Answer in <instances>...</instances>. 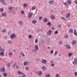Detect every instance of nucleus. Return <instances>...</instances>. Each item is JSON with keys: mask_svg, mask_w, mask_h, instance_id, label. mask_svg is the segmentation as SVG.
Instances as JSON below:
<instances>
[{"mask_svg": "<svg viewBox=\"0 0 77 77\" xmlns=\"http://www.w3.org/2000/svg\"><path fill=\"white\" fill-rule=\"evenodd\" d=\"M15 37H16V35L14 34H13L11 35V38L12 39H14Z\"/></svg>", "mask_w": 77, "mask_h": 77, "instance_id": "f257e3e1", "label": "nucleus"}, {"mask_svg": "<svg viewBox=\"0 0 77 77\" xmlns=\"http://www.w3.org/2000/svg\"><path fill=\"white\" fill-rule=\"evenodd\" d=\"M72 63L74 65L77 64V58H75L74 59V61H73Z\"/></svg>", "mask_w": 77, "mask_h": 77, "instance_id": "f03ea898", "label": "nucleus"}, {"mask_svg": "<svg viewBox=\"0 0 77 77\" xmlns=\"http://www.w3.org/2000/svg\"><path fill=\"white\" fill-rule=\"evenodd\" d=\"M33 15V13L31 12L29 14L28 17L29 18H31V17H32V15Z\"/></svg>", "mask_w": 77, "mask_h": 77, "instance_id": "7ed1b4c3", "label": "nucleus"}, {"mask_svg": "<svg viewBox=\"0 0 77 77\" xmlns=\"http://www.w3.org/2000/svg\"><path fill=\"white\" fill-rule=\"evenodd\" d=\"M70 14H70V13H68L66 16V18H67L69 17H70Z\"/></svg>", "mask_w": 77, "mask_h": 77, "instance_id": "20e7f679", "label": "nucleus"}, {"mask_svg": "<svg viewBox=\"0 0 77 77\" xmlns=\"http://www.w3.org/2000/svg\"><path fill=\"white\" fill-rule=\"evenodd\" d=\"M42 63H44L45 64V63H47V60L43 59L42 60Z\"/></svg>", "mask_w": 77, "mask_h": 77, "instance_id": "39448f33", "label": "nucleus"}, {"mask_svg": "<svg viewBox=\"0 0 77 77\" xmlns=\"http://www.w3.org/2000/svg\"><path fill=\"white\" fill-rule=\"evenodd\" d=\"M66 47L67 49H70L71 48V46L68 45H66Z\"/></svg>", "mask_w": 77, "mask_h": 77, "instance_id": "423d86ee", "label": "nucleus"}, {"mask_svg": "<svg viewBox=\"0 0 77 77\" xmlns=\"http://www.w3.org/2000/svg\"><path fill=\"white\" fill-rule=\"evenodd\" d=\"M67 3L68 5H71V0H68L67 1Z\"/></svg>", "mask_w": 77, "mask_h": 77, "instance_id": "0eeeda50", "label": "nucleus"}, {"mask_svg": "<svg viewBox=\"0 0 77 77\" xmlns=\"http://www.w3.org/2000/svg\"><path fill=\"white\" fill-rule=\"evenodd\" d=\"M0 71H1V72H4L5 71V68L4 67L2 68L0 70Z\"/></svg>", "mask_w": 77, "mask_h": 77, "instance_id": "6e6552de", "label": "nucleus"}, {"mask_svg": "<svg viewBox=\"0 0 77 77\" xmlns=\"http://www.w3.org/2000/svg\"><path fill=\"white\" fill-rule=\"evenodd\" d=\"M4 54H5V53L4 52H2L0 53V55L1 56H4Z\"/></svg>", "mask_w": 77, "mask_h": 77, "instance_id": "1a4fd4ad", "label": "nucleus"}, {"mask_svg": "<svg viewBox=\"0 0 77 77\" xmlns=\"http://www.w3.org/2000/svg\"><path fill=\"white\" fill-rule=\"evenodd\" d=\"M35 48L36 50H38V48H39L38 46V45H35Z\"/></svg>", "mask_w": 77, "mask_h": 77, "instance_id": "9d476101", "label": "nucleus"}, {"mask_svg": "<svg viewBox=\"0 0 77 77\" xmlns=\"http://www.w3.org/2000/svg\"><path fill=\"white\" fill-rule=\"evenodd\" d=\"M49 4H50L51 5H52V4H53L54 3V1H51L49 2Z\"/></svg>", "mask_w": 77, "mask_h": 77, "instance_id": "9b49d317", "label": "nucleus"}, {"mask_svg": "<svg viewBox=\"0 0 77 77\" xmlns=\"http://www.w3.org/2000/svg\"><path fill=\"white\" fill-rule=\"evenodd\" d=\"M51 18L52 20H54L55 18V16H54L52 15L51 16Z\"/></svg>", "mask_w": 77, "mask_h": 77, "instance_id": "f8f14e48", "label": "nucleus"}, {"mask_svg": "<svg viewBox=\"0 0 77 77\" xmlns=\"http://www.w3.org/2000/svg\"><path fill=\"white\" fill-rule=\"evenodd\" d=\"M18 74H20V75L22 74V75H23V73L22 72L20 71H18Z\"/></svg>", "mask_w": 77, "mask_h": 77, "instance_id": "ddd939ff", "label": "nucleus"}, {"mask_svg": "<svg viewBox=\"0 0 77 77\" xmlns=\"http://www.w3.org/2000/svg\"><path fill=\"white\" fill-rule=\"evenodd\" d=\"M27 63H28V62L26 61V62H24L23 63V64L25 66H26L27 65Z\"/></svg>", "mask_w": 77, "mask_h": 77, "instance_id": "4468645a", "label": "nucleus"}, {"mask_svg": "<svg viewBox=\"0 0 77 77\" xmlns=\"http://www.w3.org/2000/svg\"><path fill=\"white\" fill-rule=\"evenodd\" d=\"M43 21L44 22H47V21H48V19H47L46 18H45V19H44Z\"/></svg>", "mask_w": 77, "mask_h": 77, "instance_id": "2eb2a0df", "label": "nucleus"}, {"mask_svg": "<svg viewBox=\"0 0 77 77\" xmlns=\"http://www.w3.org/2000/svg\"><path fill=\"white\" fill-rule=\"evenodd\" d=\"M74 34L75 35V36H77V33L76 32V30H74Z\"/></svg>", "mask_w": 77, "mask_h": 77, "instance_id": "dca6fc26", "label": "nucleus"}, {"mask_svg": "<svg viewBox=\"0 0 77 77\" xmlns=\"http://www.w3.org/2000/svg\"><path fill=\"white\" fill-rule=\"evenodd\" d=\"M42 70H45L46 69V68H45V67L44 66H43L42 67Z\"/></svg>", "mask_w": 77, "mask_h": 77, "instance_id": "f3484780", "label": "nucleus"}, {"mask_svg": "<svg viewBox=\"0 0 77 77\" xmlns=\"http://www.w3.org/2000/svg\"><path fill=\"white\" fill-rule=\"evenodd\" d=\"M73 32V30L71 29H70L69 30V33H72Z\"/></svg>", "mask_w": 77, "mask_h": 77, "instance_id": "a211bd4d", "label": "nucleus"}, {"mask_svg": "<svg viewBox=\"0 0 77 77\" xmlns=\"http://www.w3.org/2000/svg\"><path fill=\"white\" fill-rule=\"evenodd\" d=\"M35 9H36V7L35 6H32V11H33V10H35Z\"/></svg>", "mask_w": 77, "mask_h": 77, "instance_id": "6ab92c4d", "label": "nucleus"}, {"mask_svg": "<svg viewBox=\"0 0 77 77\" xmlns=\"http://www.w3.org/2000/svg\"><path fill=\"white\" fill-rule=\"evenodd\" d=\"M38 75H41V74H42V72L41 71L38 72Z\"/></svg>", "mask_w": 77, "mask_h": 77, "instance_id": "aec40b11", "label": "nucleus"}, {"mask_svg": "<svg viewBox=\"0 0 77 77\" xmlns=\"http://www.w3.org/2000/svg\"><path fill=\"white\" fill-rule=\"evenodd\" d=\"M36 23V20H33L32 21V23L33 24H35Z\"/></svg>", "mask_w": 77, "mask_h": 77, "instance_id": "412c9836", "label": "nucleus"}, {"mask_svg": "<svg viewBox=\"0 0 77 77\" xmlns=\"http://www.w3.org/2000/svg\"><path fill=\"white\" fill-rule=\"evenodd\" d=\"M64 38L66 39L68 38V36L67 35H65L64 36Z\"/></svg>", "mask_w": 77, "mask_h": 77, "instance_id": "4be33fe9", "label": "nucleus"}, {"mask_svg": "<svg viewBox=\"0 0 77 77\" xmlns=\"http://www.w3.org/2000/svg\"><path fill=\"white\" fill-rule=\"evenodd\" d=\"M2 16H4V17H6V14L5 13H4L2 14Z\"/></svg>", "mask_w": 77, "mask_h": 77, "instance_id": "5701e85b", "label": "nucleus"}, {"mask_svg": "<svg viewBox=\"0 0 77 77\" xmlns=\"http://www.w3.org/2000/svg\"><path fill=\"white\" fill-rule=\"evenodd\" d=\"M56 77H60V75L59 74H56L55 75Z\"/></svg>", "mask_w": 77, "mask_h": 77, "instance_id": "b1692460", "label": "nucleus"}, {"mask_svg": "<svg viewBox=\"0 0 77 77\" xmlns=\"http://www.w3.org/2000/svg\"><path fill=\"white\" fill-rule=\"evenodd\" d=\"M75 43H76V41H74L72 42V44H73V45H74Z\"/></svg>", "mask_w": 77, "mask_h": 77, "instance_id": "393cba45", "label": "nucleus"}, {"mask_svg": "<svg viewBox=\"0 0 77 77\" xmlns=\"http://www.w3.org/2000/svg\"><path fill=\"white\" fill-rule=\"evenodd\" d=\"M20 13L21 14H24V11H20Z\"/></svg>", "mask_w": 77, "mask_h": 77, "instance_id": "a878e982", "label": "nucleus"}, {"mask_svg": "<svg viewBox=\"0 0 77 77\" xmlns=\"http://www.w3.org/2000/svg\"><path fill=\"white\" fill-rule=\"evenodd\" d=\"M7 66H8V67H10V66H11V64L10 63H8L7 64Z\"/></svg>", "mask_w": 77, "mask_h": 77, "instance_id": "bb28decb", "label": "nucleus"}, {"mask_svg": "<svg viewBox=\"0 0 77 77\" xmlns=\"http://www.w3.org/2000/svg\"><path fill=\"white\" fill-rule=\"evenodd\" d=\"M16 65H17V63H14V65L13 66V68H15V67Z\"/></svg>", "mask_w": 77, "mask_h": 77, "instance_id": "cd10ccee", "label": "nucleus"}, {"mask_svg": "<svg viewBox=\"0 0 77 77\" xmlns=\"http://www.w3.org/2000/svg\"><path fill=\"white\" fill-rule=\"evenodd\" d=\"M69 56V57H70V56H72V53H70L68 54Z\"/></svg>", "mask_w": 77, "mask_h": 77, "instance_id": "c85d7f7f", "label": "nucleus"}, {"mask_svg": "<svg viewBox=\"0 0 77 77\" xmlns=\"http://www.w3.org/2000/svg\"><path fill=\"white\" fill-rule=\"evenodd\" d=\"M21 54H22V55L23 56V57L25 56V54H24V53L23 52H21Z\"/></svg>", "mask_w": 77, "mask_h": 77, "instance_id": "c756f323", "label": "nucleus"}, {"mask_svg": "<svg viewBox=\"0 0 77 77\" xmlns=\"http://www.w3.org/2000/svg\"><path fill=\"white\" fill-rule=\"evenodd\" d=\"M52 32V31L51 30H50L49 31V34H51V32Z\"/></svg>", "mask_w": 77, "mask_h": 77, "instance_id": "7c9ffc66", "label": "nucleus"}, {"mask_svg": "<svg viewBox=\"0 0 77 77\" xmlns=\"http://www.w3.org/2000/svg\"><path fill=\"white\" fill-rule=\"evenodd\" d=\"M3 75L5 77H6V76H7V73H4Z\"/></svg>", "mask_w": 77, "mask_h": 77, "instance_id": "2f4dec72", "label": "nucleus"}, {"mask_svg": "<svg viewBox=\"0 0 77 77\" xmlns=\"http://www.w3.org/2000/svg\"><path fill=\"white\" fill-rule=\"evenodd\" d=\"M13 54H12V53L11 52L9 53V55L10 56H12V55Z\"/></svg>", "mask_w": 77, "mask_h": 77, "instance_id": "473e14b6", "label": "nucleus"}, {"mask_svg": "<svg viewBox=\"0 0 77 77\" xmlns=\"http://www.w3.org/2000/svg\"><path fill=\"white\" fill-rule=\"evenodd\" d=\"M19 23L20 24H21L22 25H23V22H22V21H20L19 22Z\"/></svg>", "mask_w": 77, "mask_h": 77, "instance_id": "72a5a7b5", "label": "nucleus"}, {"mask_svg": "<svg viewBox=\"0 0 77 77\" xmlns=\"http://www.w3.org/2000/svg\"><path fill=\"white\" fill-rule=\"evenodd\" d=\"M42 19V17H39V20H41Z\"/></svg>", "mask_w": 77, "mask_h": 77, "instance_id": "f704fd0d", "label": "nucleus"}, {"mask_svg": "<svg viewBox=\"0 0 77 77\" xmlns=\"http://www.w3.org/2000/svg\"><path fill=\"white\" fill-rule=\"evenodd\" d=\"M8 44H11V43H12V41H8Z\"/></svg>", "mask_w": 77, "mask_h": 77, "instance_id": "c9c22d12", "label": "nucleus"}, {"mask_svg": "<svg viewBox=\"0 0 77 77\" xmlns=\"http://www.w3.org/2000/svg\"><path fill=\"white\" fill-rule=\"evenodd\" d=\"M27 5V4H24L23 5V7H24V8H25V7H26Z\"/></svg>", "mask_w": 77, "mask_h": 77, "instance_id": "e433bc0d", "label": "nucleus"}, {"mask_svg": "<svg viewBox=\"0 0 77 77\" xmlns=\"http://www.w3.org/2000/svg\"><path fill=\"white\" fill-rule=\"evenodd\" d=\"M47 25H48V26L50 25V24H51V23L50 22H48L47 23Z\"/></svg>", "mask_w": 77, "mask_h": 77, "instance_id": "4c0bfd02", "label": "nucleus"}, {"mask_svg": "<svg viewBox=\"0 0 77 77\" xmlns=\"http://www.w3.org/2000/svg\"><path fill=\"white\" fill-rule=\"evenodd\" d=\"M32 35H29V38L30 39H31V38H32Z\"/></svg>", "mask_w": 77, "mask_h": 77, "instance_id": "58836bf2", "label": "nucleus"}, {"mask_svg": "<svg viewBox=\"0 0 77 77\" xmlns=\"http://www.w3.org/2000/svg\"><path fill=\"white\" fill-rule=\"evenodd\" d=\"M55 34L57 35V34L58 33V31H56L55 32Z\"/></svg>", "mask_w": 77, "mask_h": 77, "instance_id": "ea45409f", "label": "nucleus"}, {"mask_svg": "<svg viewBox=\"0 0 77 77\" xmlns=\"http://www.w3.org/2000/svg\"><path fill=\"white\" fill-rule=\"evenodd\" d=\"M64 5H65V6H68V4L66 3V2H65L64 3Z\"/></svg>", "mask_w": 77, "mask_h": 77, "instance_id": "a19ab883", "label": "nucleus"}, {"mask_svg": "<svg viewBox=\"0 0 77 77\" xmlns=\"http://www.w3.org/2000/svg\"><path fill=\"white\" fill-rule=\"evenodd\" d=\"M57 54V51H56L54 54V55H56Z\"/></svg>", "mask_w": 77, "mask_h": 77, "instance_id": "79ce46f5", "label": "nucleus"}, {"mask_svg": "<svg viewBox=\"0 0 77 77\" xmlns=\"http://www.w3.org/2000/svg\"><path fill=\"white\" fill-rule=\"evenodd\" d=\"M46 77H50V75H46Z\"/></svg>", "mask_w": 77, "mask_h": 77, "instance_id": "37998d69", "label": "nucleus"}, {"mask_svg": "<svg viewBox=\"0 0 77 77\" xmlns=\"http://www.w3.org/2000/svg\"><path fill=\"white\" fill-rule=\"evenodd\" d=\"M26 70H29V68H28V67H26Z\"/></svg>", "mask_w": 77, "mask_h": 77, "instance_id": "c03bdc74", "label": "nucleus"}, {"mask_svg": "<svg viewBox=\"0 0 77 77\" xmlns=\"http://www.w3.org/2000/svg\"><path fill=\"white\" fill-rule=\"evenodd\" d=\"M51 66H54V63H52L51 64Z\"/></svg>", "mask_w": 77, "mask_h": 77, "instance_id": "a18cd8bd", "label": "nucleus"}, {"mask_svg": "<svg viewBox=\"0 0 77 77\" xmlns=\"http://www.w3.org/2000/svg\"><path fill=\"white\" fill-rule=\"evenodd\" d=\"M13 8L12 7H10L9 8V10H11V9H12V8Z\"/></svg>", "mask_w": 77, "mask_h": 77, "instance_id": "49530a36", "label": "nucleus"}, {"mask_svg": "<svg viewBox=\"0 0 77 77\" xmlns=\"http://www.w3.org/2000/svg\"><path fill=\"white\" fill-rule=\"evenodd\" d=\"M6 31V30H3L2 31V32H5Z\"/></svg>", "mask_w": 77, "mask_h": 77, "instance_id": "de8ad7c7", "label": "nucleus"}, {"mask_svg": "<svg viewBox=\"0 0 77 77\" xmlns=\"http://www.w3.org/2000/svg\"><path fill=\"white\" fill-rule=\"evenodd\" d=\"M4 0H1V2H2V3H4Z\"/></svg>", "mask_w": 77, "mask_h": 77, "instance_id": "09e8293b", "label": "nucleus"}, {"mask_svg": "<svg viewBox=\"0 0 77 77\" xmlns=\"http://www.w3.org/2000/svg\"><path fill=\"white\" fill-rule=\"evenodd\" d=\"M0 51H5V50L3 49H2L1 50L0 49Z\"/></svg>", "mask_w": 77, "mask_h": 77, "instance_id": "8fccbe9b", "label": "nucleus"}, {"mask_svg": "<svg viewBox=\"0 0 77 77\" xmlns=\"http://www.w3.org/2000/svg\"><path fill=\"white\" fill-rule=\"evenodd\" d=\"M1 12H3V11H4V10L3 8H1L0 9Z\"/></svg>", "mask_w": 77, "mask_h": 77, "instance_id": "3c124183", "label": "nucleus"}, {"mask_svg": "<svg viewBox=\"0 0 77 77\" xmlns=\"http://www.w3.org/2000/svg\"><path fill=\"white\" fill-rule=\"evenodd\" d=\"M59 44H60V45H61V44H62V42H59Z\"/></svg>", "mask_w": 77, "mask_h": 77, "instance_id": "603ef678", "label": "nucleus"}, {"mask_svg": "<svg viewBox=\"0 0 77 77\" xmlns=\"http://www.w3.org/2000/svg\"><path fill=\"white\" fill-rule=\"evenodd\" d=\"M19 68V66H17L16 67V69H18Z\"/></svg>", "mask_w": 77, "mask_h": 77, "instance_id": "864d4df0", "label": "nucleus"}, {"mask_svg": "<svg viewBox=\"0 0 77 77\" xmlns=\"http://www.w3.org/2000/svg\"><path fill=\"white\" fill-rule=\"evenodd\" d=\"M75 75L76 76H77V72H76L75 73Z\"/></svg>", "mask_w": 77, "mask_h": 77, "instance_id": "5fc2aeb1", "label": "nucleus"}, {"mask_svg": "<svg viewBox=\"0 0 77 77\" xmlns=\"http://www.w3.org/2000/svg\"><path fill=\"white\" fill-rule=\"evenodd\" d=\"M37 42H38V39H36L35 41V42L36 43H37Z\"/></svg>", "mask_w": 77, "mask_h": 77, "instance_id": "6e6d98bb", "label": "nucleus"}, {"mask_svg": "<svg viewBox=\"0 0 77 77\" xmlns=\"http://www.w3.org/2000/svg\"><path fill=\"white\" fill-rule=\"evenodd\" d=\"M51 53L52 54H53V51H51Z\"/></svg>", "mask_w": 77, "mask_h": 77, "instance_id": "4d7b16f0", "label": "nucleus"}, {"mask_svg": "<svg viewBox=\"0 0 77 77\" xmlns=\"http://www.w3.org/2000/svg\"><path fill=\"white\" fill-rule=\"evenodd\" d=\"M61 18H62L63 19V20H65V17H62Z\"/></svg>", "mask_w": 77, "mask_h": 77, "instance_id": "13d9d810", "label": "nucleus"}, {"mask_svg": "<svg viewBox=\"0 0 77 77\" xmlns=\"http://www.w3.org/2000/svg\"><path fill=\"white\" fill-rule=\"evenodd\" d=\"M74 2L77 5V1H75Z\"/></svg>", "mask_w": 77, "mask_h": 77, "instance_id": "bf43d9fd", "label": "nucleus"}, {"mask_svg": "<svg viewBox=\"0 0 77 77\" xmlns=\"http://www.w3.org/2000/svg\"><path fill=\"white\" fill-rule=\"evenodd\" d=\"M23 77H26V75H23Z\"/></svg>", "mask_w": 77, "mask_h": 77, "instance_id": "052dcab7", "label": "nucleus"}, {"mask_svg": "<svg viewBox=\"0 0 77 77\" xmlns=\"http://www.w3.org/2000/svg\"><path fill=\"white\" fill-rule=\"evenodd\" d=\"M58 27H59V28H60V27H61V26L59 25V26H58Z\"/></svg>", "mask_w": 77, "mask_h": 77, "instance_id": "680f3d73", "label": "nucleus"}, {"mask_svg": "<svg viewBox=\"0 0 77 77\" xmlns=\"http://www.w3.org/2000/svg\"><path fill=\"white\" fill-rule=\"evenodd\" d=\"M51 29H52V30H54V28L53 27H52L51 28Z\"/></svg>", "mask_w": 77, "mask_h": 77, "instance_id": "e2e57ef3", "label": "nucleus"}, {"mask_svg": "<svg viewBox=\"0 0 77 77\" xmlns=\"http://www.w3.org/2000/svg\"><path fill=\"white\" fill-rule=\"evenodd\" d=\"M51 63H53V61H51Z\"/></svg>", "mask_w": 77, "mask_h": 77, "instance_id": "0e129e2a", "label": "nucleus"}, {"mask_svg": "<svg viewBox=\"0 0 77 77\" xmlns=\"http://www.w3.org/2000/svg\"><path fill=\"white\" fill-rule=\"evenodd\" d=\"M60 55H61L60 54H59V56H60Z\"/></svg>", "mask_w": 77, "mask_h": 77, "instance_id": "69168bd1", "label": "nucleus"}, {"mask_svg": "<svg viewBox=\"0 0 77 77\" xmlns=\"http://www.w3.org/2000/svg\"><path fill=\"white\" fill-rule=\"evenodd\" d=\"M51 12H53V10H51Z\"/></svg>", "mask_w": 77, "mask_h": 77, "instance_id": "338daca9", "label": "nucleus"}, {"mask_svg": "<svg viewBox=\"0 0 77 77\" xmlns=\"http://www.w3.org/2000/svg\"><path fill=\"white\" fill-rule=\"evenodd\" d=\"M48 49H49V48H50V47H48Z\"/></svg>", "mask_w": 77, "mask_h": 77, "instance_id": "774afa93", "label": "nucleus"}]
</instances>
